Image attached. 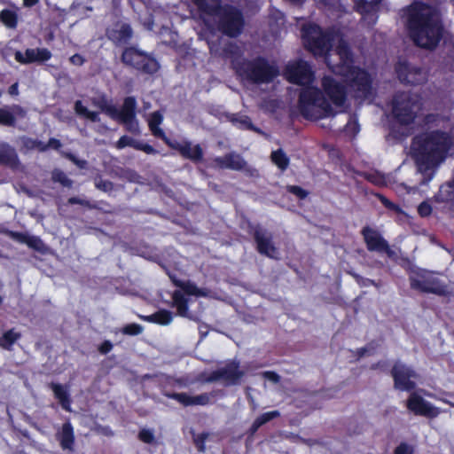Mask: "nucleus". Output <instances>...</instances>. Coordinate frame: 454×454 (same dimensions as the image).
<instances>
[{
  "instance_id": "obj_1",
  "label": "nucleus",
  "mask_w": 454,
  "mask_h": 454,
  "mask_svg": "<svg viewBox=\"0 0 454 454\" xmlns=\"http://www.w3.org/2000/svg\"><path fill=\"white\" fill-rule=\"evenodd\" d=\"M303 39L305 46L315 56H325L328 67L343 77L348 91L354 97L364 98L369 94V74L352 65V53L339 29L323 31L317 25H309L303 28Z\"/></svg>"
},
{
  "instance_id": "obj_2",
  "label": "nucleus",
  "mask_w": 454,
  "mask_h": 454,
  "mask_svg": "<svg viewBox=\"0 0 454 454\" xmlns=\"http://www.w3.org/2000/svg\"><path fill=\"white\" fill-rule=\"evenodd\" d=\"M402 12L415 44L428 50L434 49L442 35L438 11L430 5L415 2L404 8Z\"/></svg>"
},
{
  "instance_id": "obj_3",
  "label": "nucleus",
  "mask_w": 454,
  "mask_h": 454,
  "mask_svg": "<svg viewBox=\"0 0 454 454\" xmlns=\"http://www.w3.org/2000/svg\"><path fill=\"white\" fill-rule=\"evenodd\" d=\"M452 144L451 139L443 132L433 131L418 138L414 144L417 151L418 170L431 178L434 168L444 160L445 153Z\"/></svg>"
},
{
  "instance_id": "obj_4",
  "label": "nucleus",
  "mask_w": 454,
  "mask_h": 454,
  "mask_svg": "<svg viewBox=\"0 0 454 454\" xmlns=\"http://www.w3.org/2000/svg\"><path fill=\"white\" fill-rule=\"evenodd\" d=\"M232 64L239 75L253 83H269L279 74L277 65L263 58L243 62L233 61Z\"/></svg>"
},
{
  "instance_id": "obj_5",
  "label": "nucleus",
  "mask_w": 454,
  "mask_h": 454,
  "mask_svg": "<svg viewBox=\"0 0 454 454\" xmlns=\"http://www.w3.org/2000/svg\"><path fill=\"white\" fill-rule=\"evenodd\" d=\"M299 108L307 119H319L335 114L331 103L315 87H307L301 91Z\"/></svg>"
},
{
  "instance_id": "obj_6",
  "label": "nucleus",
  "mask_w": 454,
  "mask_h": 454,
  "mask_svg": "<svg viewBox=\"0 0 454 454\" xmlns=\"http://www.w3.org/2000/svg\"><path fill=\"white\" fill-rule=\"evenodd\" d=\"M409 278L411 287L414 290L439 296L450 294L447 280L434 272L419 268H411Z\"/></svg>"
},
{
  "instance_id": "obj_7",
  "label": "nucleus",
  "mask_w": 454,
  "mask_h": 454,
  "mask_svg": "<svg viewBox=\"0 0 454 454\" xmlns=\"http://www.w3.org/2000/svg\"><path fill=\"white\" fill-rule=\"evenodd\" d=\"M420 108V98L410 92L397 93L392 102V113L402 124L412 122Z\"/></svg>"
},
{
  "instance_id": "obj_8",
  "label": "nucleus",
  "mask_w": 454,
  "mask_h": 454,
  "mask_svg": "<svg viewBox=\"0 0 454 454\" xmlns=\"http://www.w3.org/2000/svg\"><path fill=\"white\" fill-rule=\"evenodd\" d=\"M209 16L217 18L219 29L231 37L239 35L244 27L242 13L232 6L221 7L219 5L217 11Z\"/></svg>"
},
{
  "instance_id": "obj_9",
  "label": "nucleus",
  "mask_w": 454,
  "mask_h": 454,
  "mask_svg": "<svg viewBox=\"0 0 454 454\" xmlns=\"http://www.w3.org/2000/svg\"><path fill=\"white\" fill-rule=\"evenodd\" d=\"M121 61L129 67L145 74H154L159 69V64L151 55L139 51L135 47L124 50Z\"/></svg>"
},
{
  "instance_id": "obj_10",
  "label": "nucleus",
  "mask_w": 454,
  "mask_h": 454,
  "mask_svg": "<svg viewBox=\"0 0 454 454\" xmlns=\"http://www.w3.org/2000/svg\"><path fill=\"white\" fill-rule=\"evenodd\" d=\"M137 101L134 97H127L121 108H116V115L112 116V119L117 120L120 123L123 124L126 129L135 135L140 133L139 124L136 118Z\"/></svg>"
},
{
  "instance_id": "obj_11",
  "label": "nucleus",
  "mask_w": 454,
  "mask_h": 454,
  "mask_svg": "<svg viewBox=\"0 0 454 454\" xmlns=\"http://www.w3.org/2000/svg\"><path fill=\"white\" fill-rule=\"evenodd\" d=\"M285 76L290 82L307 85L313 81L314 73L306 61L299 59L286 65Z\"/></svg>"
},
{
  "instance_id": "obj_12",
  "label": "nucleus",
  "mask_w": 454,
  "mask_h": 454,
  "mask_svg": "<svg viewBox=\"0 0 454 454\" xmlns=\"http://www.w3.org/2000/svg\"><path fill=\"white\" fill-rule=\"evenodd\" d=\"M251 233L253 234L258 253L270 258L278 257V252L274 245L272 233L260 225L252 226Z\"/></svg>"
},
{
  "instance_id": "obj_13",
  "label": "nucleus",
  "mask_w": 454,
  "mask_h": 454,
  "mask_svg": "<svg viewBox=\"0 0 454 454\" xmlns=\"http://www.w3.org/2000/svg\"><path fill=\"white\" fill-rule=\"evenodd\" d=\"M243 375L244 372L239 371V363L232 361L230 364H228L225 367L211 372L208 376H206L205 373L200 374L198 377V380L201 382H213L223 380L228 383L234 384Z\"/></svg>"
},
{
  "instance_id": "obj_14",
  "label": "nucleus",
  "mask_w": 454,
  "mask_h": 454,
  "mask_svg": "<svg viewBox=\"0 0 454 454\" xmlns=\"http://www.w3.org/2000/svg\"><path fill=\"white\" fill-rule=\"evenodd\" d=\"M362 233L367 248L370 251L384 252L390 259H396V253L389 247L387 242L378 231L369 227H365L363 229Z\"/></svg>"
},
{
  "instance_id": "obj_15",
  "label": "nucleus",
  "mask_w": 454,
  "mask_h": 454,
  "mask_svg": "<svg viewBox=\"0 0 454 454\" xmlns=\"http://www.w3.org/2000/svg\"><path fill=\"white\" fill-rule=\"evenodd\" d=\"M399 79L410 84H421L427 82V73L425 69L408 63H399L396 67Z\"/></svg>"
},
{
  "instance_id": "obj_16",
  "label": "nucleus",
  "mask_w": 454,
  "mask_h": 454,
  "mask_svg": "<svg viewBox=\"0 0 454 454\" xmlns=\"http://www.w3.org/2000/svg\"><path fill=\"white\" fill-rule=\"evenodd\" d=\"M322 87L325 94L333 105L335 106H343L347 91L338 81L330 76H325L322 79Z\"/></svg>"
},
{
  "instance_id": "obj_17",
  "label": "nucleus",
  "mask_w": 454,
  "mask_h": 454,
  "mask_svg": "<svg viewBox=\"0 0 454 454\" xmlns=\"http://www.w3.org/2000/svg\"><path fill=\"white\" fill-rule=\"evenodd\" d=\"M407 408L416 415L435 418L440 413L438 408L427 402L418 393L411 394L407 400Z\"/></svg>"
},
{
  "instance_id": "obj_18",
  "label": "nucleus",
  "mask_w": 454,
  "mask_h": 454,
  "mask_svg": "<svg viewBox=\"0 0 454 454\" xmlns=\"http://www.w3.org/2000/svg\"><path fill=\"white\" fill-rule=\"evenodd\" d=\"M392 376L395 380V387L400 390L410 391L415 387V383L411 380L416 374L403 364L397 362L392 369Z\"/></svg>"
},
{
  "instance_id": "obj_19",
  "label": "nucleus",
  "mask_w": 454,
  "mask_h": 454,
  "mask_svg": "<svg viewBox=\"0 0 454 454\" xmlns=\"http://www.w3.org/2000/svg\"><path fill=\"white\" fill-rule=\"evenodd\" d=\"M51 57V51L45 48L27 49L24 53L19 51L15 52V59L24 65L33 62H44L50 59Z\"/></svg>"
},
{
  "instance_id": "obj_20",
  "label": "nucleus",
  "mask_w": 454,
  "mask_h": 454,
  "mask_svg": "<svg viewBox=\"0 0 454 454\" xmlns=\"http://www.w3.org/2000/svg\"><path fill=\"white\" fill-rule=\"evenodd\" d=\"M246 160L239 153L231 152L222 157L214 160L215 167L219 168H229L235 171H241L245 168Z\"/></svg>"
},
{
  "instance_id": "obj_21",
  "label": "nucleus",
  "mask_w": 454,
  "mask_h": 454,
  "mask_svg": "<svg viewBox=\"0 0 454 454\" xmlns=\"http://www.w3.org/2000/svg\"><path fill=\"white\" fill-rule=\"evenodd\" d=\"M166 396L175 399L184 406L207 405L210 402L209 394H201L196 396L186 393L165 394Z\"/></svg>"
},
{
  "instance_id": "obj_22",
  "label": "nucleus",
  "mask_w": 454,
  "mask_h": 454,
  "mask_svg": "<svg viewBox=\"0 0 454 454\" xmlns=\"http://www.w3.org/2000/svg\"><path fill=\"white\" fill-rule=\"evenodd\" d=\"M0 163L13 169L20 168V162L15 150L6 144H0Z\"/></svg>"
},
{
  "instance_id": "obj_23",
  "label": "nucleus",
  "mask_w": 454,
  "mask_h": 454,
  "mask_svg": "<svg viewBox=\"0 0 454 454\" xmlns=\"http://www.w3.org/2000/svg\"><path fill=\"white\" fill-rule=\"evenodd\" d=\"M108 37L117 43H125L132 36V29L127 24L117 25L116 27L108 30Z\"/></svg>"
},
{
  "instance_id": "obj_24",
  "label": "nucleus",
  "mask_w": 454,
  "mask_h": 454,
  "mask_svg": "<svg viewBox=\"0 0 454 454\" xmlns=\"http://www.w3.org/2000/svg\"><path fill=\"white\" fill-rule=\"evenodd\" d=\"M57 438L64 450H73L74 441L73 427L70 423H65L61 430L57 434Z\"/></svg>"
},
{
  "instance_id": "obj_25",
  "label": "nucleus",
  "mask_w": 454,
  "mask_h": 454,
  "mask_svg": "<svg viewBox=\"0 0 454 454\" xmlns=\"http://www.w3.org/2000/svg\"><path fill=\"white\" fill-rule=\"evenodd\" d=\"M172 281L175 286L182 288L188 295L206 297L209 294L208 290L199 288L196 285L190 281L184 282L174 278H172Z\"/></svg>"
},
{
  "instance_id": "obj_26",
  "label": "nucleus",
  "mask_w": 454,
  "mask_h": 454,
  "mask_svg": "<svg viewBox=\"0 0 454 454\" xmlns=\"http://www.w3.org/2000/svg\"><path fill=\"white\" fill-rule=\"evenodd\" d=\"M180 153L190 160H199L202 158V149L200 145H193L191 143L179 145L177 147Z\"/></svg>"
},
{
  "instance_id": "obj_27",
  "label": "nucleus",
  "mask_w": 454,
  "mask_h": 454,
  "mask_svg": "<svg viewBox=\"0 0 454 454\" xmlns=\"http://www.w3.org/2000/svg\"><path fill=\"white\" fill-rule=\"evenodd\" d=\"M173 305L176 308L178 315L190 317L188 314V299L184 297L182 292L175 291L172 295Z\"/></svg>"
},
{
  "instance_id": "obj_28",
  "label": "nucleus",
  "mask_w": 454,
  "mask_h": 454,
  "mask_svg": "<svg viewBox=\"0 0 454 454\" xmlns=\"http://www.w3.org/2000/svg\"><path fill=\"white\" fill-rule=\"evenodd\" d=\"M51 388L52 389L54 395L59 399L61 406L67 410L70 411V399L67 392L64 389V387L60 384L51 382L50 384Z\"/></svg>"
},
{
  "instance_id": "obj_29",
  "label": "nucleus",
  "mask_w": 454,
  "mask_h": 454,
  "mask_svg": "<svg viewBox=\"0 0 454 454\" xmlns=\"http://www.w3.org/2000/svg\"><path fill=\"white\" fill-rule=\"evenodd\" d=\"M199 10L207 15L214 14L219 5L220 0H192Z\"/></svg>"
},
{
  "instance_id": "obj_30",
  "label": "nucleus",
  "mask_w": 454,
  "mask_h": 454,
  "mask_svg": "<svg viewBox=\"0 0 454 454\" xmlns=\"http://www.w3.org/2000/svg\"><path fill=\"white\" fill-rule=\"evenodd\" d=\"M162 115L160 112H154L151 114L150 119L148 121V124L150 127V129L152 130L153 134L160 138H165V134L161 129L159 128V125L162 121Z\"/></svg>"
},
{
  "instance_id": "obj_31",
  "label": "nucleus",
  "mask_w": 454,
  "mask_h": 454,
  "mask_svg": "<svg viewBox=\"0 0 454 454\" xmlns=\"http://www.w3.org/2000/svg\"><path fill=\"white\" fill-rule=\"evenodd\" d=\"M270 159L281 170L286 169L289 165V158L282 149L273 151L270 154Z\"/></svg>"
},
{
  "instance_id": "obj_32",
  "label": "nucleus",
  "mask_w": 454,
  "mask_h": 454,
  "mask_svg": "<svg viewBox=\"0 0 454 454\" xmlns=\"http://www.w3.org/2000/svg\"><path fill=\"white\" fill-rule=\"evenodd\" d=\"M145 319L153 323L168 325L172 321V315L171 312L163 309L151 316L145 317Z\"/></svg>"
},
{
  "instance_id": "obj_33",
  "label": "nucleus",
  "mask_w": 454,
  "mask_h": 454,
  "mask_svg": "<svg viewBox=\"0 0 454 454\" xmlns=\"http://www.w3.org/2000/svg\"><path fill=\"white\" fill-rule=\"evenodd\" d=\"M278 416H279V412L278 411L267 412V413L261 415L254 421V423L250 428L251 433L254 434L261 426L264 425L268 421H270Z\"/></svg>"
},
{
  "instance_id": "obj_34",
  "label": "nucleus",
  "mask_w": 454,
  "mask_h": 454,
  "mask_svg": "<svg viewBox=\"0 0 454 454\" xmlns=\"http://www.w3.org/2000/svg\"><path fill=\"white\" fill-rule=\"evenodd\" d=\"M20 333H15L13 330H9L0 337V347L5 349H11L12 344L18 340Z\"/></svg>"
},
{
  "instance_id": "obj_35",
  "label": "nucleus",
  "mask_w": 454,
  "mask_h": 454,
  "mask_svg": "<svg viewBox=\"0 0 454 454\" xmlns=\"http://www.w3.org/2000/svg\"><path fill=\"white\" fill-rule=\"evenodd\" d=\"M51 179L55 183H59L64 187L71 188L73 181L62 170L55 168L51 172Z\"/></svg>"
},
{
  "instance_id": "obj_36",
  "label": "nucleus",
  "mask_w": 454,
  "mask_h": 454,
  "mask_svg": "<svg viewBox=\"0 0 454 454\" xmlns=\"http://www.w3.org/2000/svg\"><path fill=\"white\" fill-rule=\"evenodd\" d=\"M92 103L94 106L98 107L102 112L106 113L107 115H109L111 118L112 116L116 115V107L113 105H109L106 98H94L92 99Z\"/></svg>"
},
{
  "instance_id": "obj_37",
  "label": "nucleus",
  "mask_w": 454,
  "mask_h": 454,
  "mask_svg": "<svg viewBox=\"0 0 454 454\" xmlns=\"http://www.w3.org/2000/svg\"><path fill=\"white\" fill-rule=\"evenodd\" d=\"M74 110L78 115L83 116L91 121H98V113L91 112L84 106L80 100H77L74 104Z\"/></svg>"
},
{
  "instance_id": "obj_38",
  "label": "nucleus",
  "mask_w": 454,
  "mask_h": 454,
  "mask_svg": "<svg viewBox=\"0 0 454 454\" xmlns=\"http://www.w3.org/2000/svg\"><path fill=\"white\" fill-rule=\"evenodd\" d=\"M0 20L10 28H14L17 26V15L14 12L10 10L1 12Z\"/></svg>"
},
{
  "instance_id": "obj_39",
  "label": "nucleus",
  "mask_w": 454,
  "mask_h": 454,
  "mask_svg": "<svg viewBox=\"0 0 454 454\" xmlns=\"http://www.w3.org/2000/svg\"><path fill=\"white\" fill-rule=\"evenodd\" d=\"M0 124L5 125V126H14L15 125V117L14 115L4 109L0 108Z\"/></svg>"
},
{
  "instance_id": "obj_40",
  "label": "nucleus",
  "mask_w": 454,
  "mask_h": 454,
  "mask_svg": "<svg viewBox=\"0 0 454 454\" xmlns=\"http://www.w3.org/2000/svg\"><path fill=\"white\" fill-rule=\"evenodd\" d=\"M29 247L34 248L37 251H42L44 248V245L41 239L35 236L27 235L26 243Z\"/></svg>"
},
{
  "instance_id": "obj_41",
  "label": "nucleus",
  "mask_w": 454,
  "mask_h": 454,
  "mask_svg": "<svg viewBox=\"0 0 454 454\" xmlns=\"http://www.w3.org/2000/svg\"><path fill=\"white\" fill-rule=\"evenodd\" d=\"M95 186L103 192H110L114 188V184L112 182L103 180L101 176H97L95 178Z\"/></svg>"
},
{
  "instance_id": "obj_42",
  "label": "nucleus",
  "mask_w": 454,
  "mask_h": 454,
  "mask_svg": "<svg viewBox=\"0 0 454 454\" xmlns=\"http://www.w3.org/2000/svg\"><path fill=\"white\" fill-rule=\"evenodd\" d=\"M208 436H209V434H207V433H202L198 435H193V442L196 445V447L198 448L199 451H200V452L205 451V450H206L205 441L207 439Z\"/></svg>"
},
{
  "instance_id": "obj_43",
  "label": "nucleus",
  "mask_w": 454,
  "mask_h": 454,
  "mask_svg": "<svg viewBox=\"0 0 454 454\" xmlns=\"http://www.w3.org/2000/svg\"><path fill=\"white\" fill-rule=\"evenodd\" d=\"M380 0H355L361 12H369Z\"/></svg>"
},
{
  "instance_id": "obj_44",
  "label": "nucleus",
  "mask_w": 454,
  "mask_h": 454,
  "mask_svg": "<svg viewBox=\"0 0 454 454\" xmlns=\"http://www.w3.org/2000/svg\"><path fill=\"white\" fill-rule=\"evenodd\" d=\"M143 327L137 324H129L126 325L122 332L125 334L129 335H137L142 333Z\"/></svg>"
},
{
  "instance_id": "obj_45",
  "label": "nucleus",
  "mask_w": 454,
  "mask_h": 454,
  "mask_svg": "<svg viewBox=\"0 0 454 454\" xmlns=\"http://www.w3.org/2000/svg\"><path fill=\"white\" fill-rule=\"evenodd\" d=\"M136 140L133 138L128 137V136H122L116 143V147L118 149H122L126 146H131L135 145Z\"/></svg>"
},
{
  "instance_id": "obj_46",
  "label": "nucleus",
  "mask_w": 454,
  "mask_h": 454,
  "mask_svg": "<svg viewBox=\"0 0 454 454\" xmlns=\"http://www.w3.org/2000/svg\"><path fill=\"white\" fill-rule=\"evenodd\" d=\"M62 155L67 159L70 160L74 164H75L80 168H85L87 166V161L84 160L77 159L74 154L70 153H62Z\"/></svg>"
},
{
  "instance_id": "obj_47",
  "label": "nucleus",
  "mask_w": 454,
  "mask_h": 454,
  "mask_svg": "<svg viewBox=\"0 0 454 454\" xmlns=\"http://www.w3.org/2000/svg\"><path fill=\"white\" fill-rule=\"evenodd\" d=\"M138 437L142 442L145 443H152L154 440L153 432L147 429L141 430Z\"/></svg>"
},
{
  "instance_id": "obj_48",
  "label": "nucleus",
  "mask_w": 454,
  "mask_h": 454,
  "mask_svg": "<svg viewBox=\"0 0 454 454\" xmlns=\"http://www.w3.org/2000/svg\"><path fill=\"white\" fill-rule=\"evenodd\" d=\"M395 454H413V449L407 443H401L395 448Z\"/></svg>"
},
{
  "instance_id": "obj_49",
  "label": "nucleus",
  "mask_w": 454,
  "mask_h": 454,
  "mask_svg": "<svg viewBox=\"0 0 454 454\" xmlns=\"http://www.w3.org/2000/svg\"><path fill=\"white\" fill-rule=\"evenodd\" d=\"M61 145H62L59 140H58L56 138H51L49 140L48 144H46V145H43V147H40V151L44 152V151L48 150L49 148H53V149L59 150L61 147Z\"/></svg>"
},
{
  "instance_id": "obj_50",
  "label": "nucleus",
  "mask_w": 454,
  "mask_h": 454,
  "mask_svg": "<svg viewBox=\"0 0 454 454\" xmlns=\"http://www.w3.org/2000/svg\"><path fill=\"white\" fill-rule=\"evenodd\" d=\"M431 207L429 204L423 202L419 206L418 211L421 216H427L431 214Z\"/></svg>"
},
{
  "instance_id": "obj_51",
  "label": "nucleus",
  "mask_w": 454,
  "mask_h": 454,
  "mask_svg": "<svg viewBox=\"0 0 454 454\" xmlns=\"http://www.w3.org/2000/svg\"><path fill=\"white\" fill-rule=\"evenodd\" d=\"M241 171H244L246 175L251 177H258L259 172L256 168L250 167L247 161H245V168H242Z\"/></svg>"
},
{
  "instance_id": "obj_52",
  "label": "nucleus",
  "mask_w": 454,
  "mask_h": 454,
  "mask_svg": "<svg viewBox=\"0 0 454 454\" xmlns=\"http://www.w3.org/2000/svg\"><path fill=\"white\" fill-rule=\"evenodd\" d=\"M288 191L301 199H303L307 196V192L304 190H302L301 187L296 186V185L289 186Z\"/></svg>"
},
{
  "instance_id": "obj_53",
  "label": "nucleus",
  "mask_w": 454,
  "mask_h": 454,
  "mask_svg": "<svg viewBox=\"0 0 454 454\" xmlns=\"http://www.w3.org/2000/svg\"><path fill=\"white\" fill-rule=\"evenodd\" d=\"M68 204L70 205H73V204H79V205H82V206H84V207H90V204L88 200H82V199H79V198H76V197H72L70 199H68Z\"/></svg>"
},
{
  "instance_id": "obj_54",
  "label": "nucleus",
  "mask_w": 454,
  "mask_h": 454,
  "mask_svg": "<svg viewBox=\"0 0 454 454\" xmlns=\"http://www.w3.org/2000/svg\"><path fill=\"white\" fill-rule=\"evenodd\" d=\"M263 376L274 383H278L280 380L279 375L274 372H263Z\"/></svg>"
},
{
  "instance_id": "obj_55",
  "label": "nucleus",
  "mask_w": 454,
  "mask_h": 454,
  "mask_svg": "<svg viewBox=\"0 0 454 454\" xmlns=\"http://www.w3.org/2000/svg\"><path fill=\"white\" fill-rule=\"evenodd\" d=\"M70 62L75 66H82L84 63V58L80 54H74L69 59Z\"/></svg>"
},
{
  "instance_id": "obj_56",
  "label": "nucleus",
  "mask_w": 454,
  "mask_h": 454,
  "mask_svg": "<svg viewBox=\"0 0 454 454\" xmlns=\"http://www.w3.org/2000/svg\"><path fill=\"white\" fill-rule=\"evenodd\" d=\"M11 236L13 239L20 242V243H26L27 234L20 233V232H12Z\"/></svg>"
},
{
  "instance_id": "obj_57",
  "label": "nucleus",
  "mask_w": 454,
  "mask_h": 454,
  "mask_svg": "<svg viewBox=\"0 0 454 454\" xmlns=\"http://www.w3.org/2000/svg\"><path fill=\"white\" fill-rule=\"evenodd\" d=\"M112 348V344L109 342V341H106L105 343H103L100 348H99V351L103 354H106L107 352H109Z\"/></svg>"
},
{
  "instance_id": "obj_58",
  "label": "nucleus",
  "mask_w": 454,
  "mask_h": 454,
  "mask_svg": "<svg viewBox=\"0 0 454 454\" xmlns=\"http://www.w3.org/2000/svg\"><path fill=\"white\" fill-rule=\"evenodd\" d=\"M380 201L387 207H389V208H394L395 206L392 202H390L387 198H385L384 196L382 195H380L379 196Z\"/></svg>"
},
{
  "instance_id": "obj_59",
  "label": "nucleus",
  "mask_w": 454,
  "mask_h": 454,
  "mask_svg": "<svg viewBox=\"0 0 454 454\" xmlns=\"http://www.w3.org/2000/svg\"><path fill=\"white\" fill-rule=\"evenodd\" d=\"M141 151L145 152L147 154H152L155 153L153 147L149 145H143V147H141Z\"/></svg>"
},
{
  "instance_id": "obj_60",
  "label": "nucleus",
  "mask_w": 454,
  "mask_h": 454,
  "mask_svg": "<svg viewBox=\"0 0 454 454\" xmlns=\"http://www.w3.org/2000/svg\"><path fill=\"white\" fill-rule=\"evenodd\" d=\"M368 179L370 181H372V183L376 184H382V179L380 176H375L373 175H370L368 176Z\"/></svg>"
},
{
  "instance_id": "obj_61",
  "label": "nucleus",
  "mask_w": 454,
  "mask_h": 454,
  "mask_svg": "<svg viewBox=\"0 0 454 454\" xmlns=\"http://www.w3.org/2000/svg\"><path fill=\"white\" fill-rule=\"evenodd\" d=\"M39 0H23V4L26 7H32L38 3Z\"/></svg>"
},
{
  "instance_id": "obj_62",
  "label": "nucleus",
  "mask_w": 454,
  "mask_h": 454,
  "mask_svg": "<svg viewBox=\"0 0 454 454\" xmlns=\"http://www.w3.org/2000/svg\"><path fill=\"white\" fill-rule=\"evenodd\" d=\"M20 191L26 193L29 197H35V194L26 186H20Z\"/></svg>"
},
{
  "instance_id": "obj_63",
  "label": "nucleus",
  "mask_w": 454,
  "mask_h": 454,
  "mask_svg": "<svg viewBox=\"0 0 454 454\" xmlns=\"http://www.w3.org/2000/svg\"><path fill=\"white\" fill-rule=\"evenodd\" d=\"M9 93L11 95H18V84L14 83L9 88Z\"/></svg>"
},
{
  "instance_id": "obj_64",
  "label": "nucleus",
  "mask_w": 454,
  "mask_h": 454,
  "mask_svg": "<svg viewBox=\"0 0 454 454\" xmlns=\"http://www.w3.org/2000/svg\"><path fill=\"white\" fill-rule=\"evenodd\" d=\"M240 123H241L242 125H244L245 127L248 128V129H252V125H251V123H250V121H249V119H248V118H247V117L242 118V119L240 120Z\"/></svg>"
}]
</instances>
